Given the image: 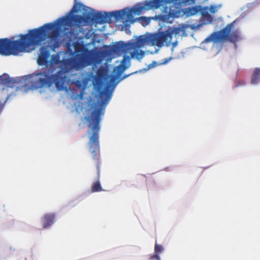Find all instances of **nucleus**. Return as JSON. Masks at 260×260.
Listing matches in <instances>:
<instances>
[{"instance_id": "obj_1", "label": "nucleus", "mask_w": 260, "mask_h": 260, "mask_svg": "<svg viewBox=\"0 0 260 260\" xmlns=\"http://www.w3.org/2000/svg\"><path fill=\"white\" fill-rule=\"evenodd\" d=\"M74 51L68 48V52L71 58L61 60L60 70L53 74V71L45 70L35 73L31 76H37L36 81L31 82V87L38 89L43 87H51L55 84L58 89L63 88L66 77L63 75L72 69L77 70L87 66L100 64L104 60V53L97 49H89L82 42L73 43Z\"/></svg>"}, {"instance_id": "obj_2", "label": "nucleus", "mask_w": 260, "mask_h": 260, "mask_svg": "<svg viewBox=\"0 0 260 260\" xmlns=\"http://www.w3.org/2000/svg\"><path fill=\"white\" fill-rule=\"evenodd\" d=\"M58 24L63 27L64 34L69 39H77L82 32L83 26L96 22L100 24L112 22L110 12L104 14L100 12L94 14L88 13L85 15H72L63 16L58 19Z\"/></svg>"}, {"instance_id": "obj_3", "label": "nucleus", "mask_w": 260, "mask_h": 260, "mask_svg": "<svg viewBox=\"0 0 260 260\" xmlns=\"http://www.w3.org/2000/svg\"><path fill=\"white\" fill-rule=\"evenodd\" d=\"M103 114L102 109L94 110L90 116L85 117L87 126L89 128L88 134H91L89 141V150L91 153L92 159L96 161L98 180L93 182L91 187L92 192L103 191L99 180L100 176V149L99 145V132L101 129V116Z\"/></svg>"}, {"instance_id": "obj_4", "label": "nucleus", "mask_w": 260, "mask_h": 260, "mask_svg": "<svg viewBox=\"0 0 260 260\" xmlns=\"http://www.w3.org/2000/svg\"><path fill=\"white\" fill-rule=\"evenodd\" d=\"M38 45H40V27L29 30L27 34L20 35V39L16 41L0 39V54L16 55L30 46Z\"/></svg>"}, {"instance_id": "obj_5", "label": "nucleus", "mask_w": 260, "mask_h": 260, "mask_svg": "<svg viewBox=\"0 0 260 260\" xmlns=\"http://www.w3.org/2000/svg\"><path fill=\"white\" fill-rule=\"evenodd\" d=\"M179 29L178 28H173L147 37L141 36L135 42L128 43L130 50L132 49H140L146 44L158 47H162L165 43L167 45H169L172 42L173 35L174 34L177 35Z\"/></svg>"}, {"instance_id": "obj_6", "label": "nucleus", "mask_w": 260, "mask_h": 260, "mask_svg": "<svg viewBox=\"0 0 260 260\" xmlns=\"http://www.w3.org/2000/svg\"><path fill=\"white\" fill-rule=\"evenodd\" d=\"M105 72L106 71L104 68L101 67L98 69L95 76L93 77L94 79L93 85L99 92V99L101 100V105H102V107L94 109L90 114L87 115L84 117V118L86 116H90L92 113L97 109H102L103 110V114L101 116V119L102 116L104 114L105 108L103 107V106H105L107 104L112 96L111 92L108 91L107 89L102 90L103 86V80L105 75ZM84 119L86 120L85 118H84Z\"/></svg>"}, {"instance_id": "obj_7", "label": "nucleus", "mask_w": 260, "mask_h": 260, "mask_svg": "<svg viewBox=\"0 0 260 260\" xmlns=\"http://www.w3.org/2000/svg\"><path fill=\"white\" fill-rule=\"evenodd\" d=\"M234 22L228 24L223 28L219 31L211 34L210 38H207V42L213 41L215 43H220L229 41L235 43L240 39V32L238 30H233Z\"/></svg>"}, {"instance_id": "obj_8", "label": "nucleus", "mask_w": 260, "mask_h": 260, "mask_svg": "<svg viewBox=\"0 0 260 260\" xmlns=\"http://www.w3.org/2000/svg\"><path fill=\"white\" fill-rule=\"evenodd\" d=\"M178 0H150L145 2L143 5H136L131 9V13L140 15L143 11L148 10L151 9H158L161 6L169 4L171 2H176Z\"/></svg>"}, {"instance_id": "obj_9", "label": "nucleus", "mask_w": 260, "mask_h": 260, "mask_svg": "<svg viewBox=\"0 0 260 260\" xmlns=\"http://www.w3.org/2000/svg\"><path fill=\"white\" fill-rule=\"evenodd\" d=\"M55 214L53 213H46L42 218L43 229H47L55 222Z\"/></svg>"}, {"instance_id": "obj_10", "label": "nucleus", "mask_w": 260, "mask_h": 260, "mask_svg": "<svg viewBox=\"0 0 260 260\" xmlns=\"http://www.w3.org/2000/svg\"><path fill=\"white\" fill-rule=\"evenodd\" d=\"M113 51L116 53H127L130 51L129 43L119 42L113 46Z\"/></svg>"}, {"instance_id": "obj_11", "label": "nucleus", "mask_w": 260, "mask_h": 260, "mask_svg": "<svg viewBox=\"0 0 260 260\" xmlns=\"http://www.w3.org/2000/svg\"><path fill=\"white\" fill-rule=\"evenodd\" d=\"M16 83V80L11 78L7 74H4L0 76V85L8 87H13Z\"/></svg>"}, {"instance_id": "obj_12", "label": "nucleus", "mask_w": 260, "mask_h": 260, "mask_svg": "<svg viewBox=\"0 0 260 260\" xmlns=\"http://www.w3.org/2000/svg\"><path fill=\"white\" fill-rule=\"evenodd\" d=\"M43 50L39 54L37 62L40 66L45 65L46 67L49 64V61L48 59L50 56L49 52L47 50H44L42 48Z\"/></svg>"}, {"instance_id": "obj_13", "label": "nucleus", "mask_w": 260, "mask_h": 260, "mask_svg": "<svg viewBox=\"0 0 260 260\" xmlns=\"http://www.w3.org/2000/svg\"><path fill=\"white\" fill-rule=\"evenodd\" d=\"M111 19L112 17H114L116 21L121 19L123 16L126 15L127 17L129 18L131 16L129 11H127L126 9H124L123 10L112 11L110 12Z\"/></svg>"}, {"instance_id": "obj_14", "label": "nucleus", "mask_w": 260, "mask_h": 260, "mask_svg": "<svg viewBox=\"0 0 260 260\" xmlns=\"http://www.w3.org/2000/svg\"><path fill=\"white\" fill-rule=\"evenodd\" d=\"M130 57L128 56H124L121 64L117 67L118 71L123 72L129 66Z\"/></svg>"}, {"instance_id": "obj_15", "label": "nucleus", "mask_w": 260, "mask_h": 260, "mask_svg": "<svg viewBox=\"0 0 260 260\" xmlns=\"http://www.w3.org/2000/svg\"><path fill=\"white\" fill-rule=\"evenodd\" d=\"M90 77H86L85 78L83 79V80L82 81L80 80H76L74 82V84L78 88L83 91L85 89L86 85L90 80Z\"/></svg>"}, {"instance_id": "obj_16", "label": "nucleus", "mask_w": 260, "mask_h": 260, "mask_svg": "<svg viewBox=\"0 0 260 260\" xmlns=\"http://www.w3.org/2000/svg\"><path fill=\"white\" fill-rule=\"evenodd\" d=\"M260 81V68H256L251 76V83L256 84Z\"/></svg>"}, {"instance_id": "obj_17", "label": "nucleus", "mask_w": 260, "mask_h": 260, "mask_svg": "<svg viewBox=\"0 0 260 260\" xmlns=\"http://www.w3.org/2000/svg\"><path fill=\"white\" fill-rule=\"evenodd\" d=\"M134 51L131 52V56L132 58H136L138 60L142 59L144 55L145 52L139 49H132Z\"/></svg>"}, {"instance_id": "obj_18", "label": "nucleus", "mask_w": 260, "mask_h": 260, "mask_svg": "<svg viewBox=\"0 0 260 260\" xmlns=\"http://www.w3.org/2000/svg\"><path fill=\"white\" fill-rule=\"evenodd\" d=\"M61 60L59 59V57L57 55H53L51 57V62L50 64V69L49 70H51V71H54V68L53 67L54 64H59L60 66L61 64Z\"/></svg>"}, {"instance_id": "obj_19", "label": "nucleus", "mask_w": 260, "mask_h": 260, "mask_svg": "<svg viewBox=\"0 0 260 260\" xmlns=\"http://www.w3.org/2000/svg\"><path fill=\"white\" fill-rule=\"evenodd\" d=\"M164 250V248L161 245L155 244L154 247V252L155 253L158 254L162 252Z\"/></svg>"}, {"instance_id": "obj_20", "label": "nucleus", "mask_w": 260, "mask_h": 260, "mask_svg": "<svg viewBox=\"0 0 260 260\" xmlns=\"http://www.w3.org/2000/svg\"><path fill=\"white\" fill-rule=\"evenodd\" d=\"M149 260H160L159 255L157 254L151 255L149 257Z\"/></svg>"}, {"instance_id": "obj_21", "label": "nucleus", "mask_w": 260, "mask_h": 260, "mask_svg": "<svg viewBox=\"0 0 260 260\" xmlns=\"http://www.w3.org/2000/svg\"><path fill=\"white\" fill-rule=\"evenodd\" d=\"M209 11L212 14L215 13L217 11V7L216 6H214V5L211 6L210 7V8H209Z\"/></svg>"}, {"instance_id": "obj_22", "label": "nucleus", "mask_w": 260, "mask_h": 260, "mask_svg": "<svg viewBox=\"0 0 260 260\" xmlns=\"http://www.w3.org/2000/svg\"><path fill=\"white\" fill-rule=\"evenodd\" d=\"M178 10H170L169 11V15L172 16H175L178 13Z\"/></svg>"}, {"instance_id": "obj_23", "label": "nucleus", "mask_w": 260, "mask_h": 260, "mask_svg": "<svg viewBox=\"0 0 260 260\" xmlns=\"http://www.w3.org/2000/svg\"><path fill=\"white\" fill-rule=\"evenodd\" d=\"M199 12V10H195L194 8L192 10H189V13L191 15H194L197 14Z\"/></svg>"}, {"instance_id": "obj_24", "label": "nucleus", "mask_w": 260, "mask_h": 260, "mask_svg": "<svg viewBox=\"0 0 260 260\" xmlns=\"http://www.w3.org/2000/svg\"><path fill=\"white\" fill-rule=\"evenodd\" d=\"M79 5L80 6H81V4H76L73 7L72 10L73 11H78V8H77V5Z\"/></svg>"}, {"instance_id": "obj_25", "label": "nucleus", "mask_w": 260, "mask_h": 260, "mask_svg": "<svg viewBox=\"0 0 260 260\" xmlns=\"http://www.w3.org/2000/svg\"><path fill=\"white\" fill-rule=\"evenodd\" d=\"M142 19H146L145 17H142Z\"/></svg>"}]
</instances>
